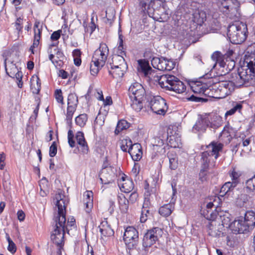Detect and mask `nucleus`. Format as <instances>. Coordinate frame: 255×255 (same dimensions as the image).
<instances>
[{
	"label": "nucleus",
	"instance_id": "obj_1",
	"mask_svg": "<svg viewBox=\"0 0 255 255\" xmlns=\"http://www.w3.org/2000/svg\"><path fill=\"white\" fill-rule=\"evenodd\" d=\"M209 78V86L205 83L196 81L192 84L191 88L194 93H202L208 97L223 99L230 95L235 90V83L231 81L216 82V78H209L208 74L205 75Z\"/></svg>",
	"mask_w": 255,
	"mask_h": 255
},
{
	"label": "nucleus",
	"instance_id": "obj_2",
	"mask_svg": "<svg viewBox=\"0 0 255 255\" xmlns=\"http://www.w3.org/2000/svg\"><path fill=\"white\" fill-rule=\"evenodd\" d=\"M138 70L142 73L145 77L151 80L158 82L160 86L166 90L175 92L176 93H182L186 90L185 85L178 78L172 75H156L155 72L145 60L138 61Z\"/></svg>",
	"mask_w": 255,
	"mask_h": 255
},
{
	"label": "nucleus",
	"instance_id": "obj_3",
	"mask_svg": "<svg viewBox=\"0 0 255 255\" xmlns=\"http://www.w3.org/2000/svg\"><path fill=\"white\" fill-rule=\"evenodd\" d=\"M55 199L56 200V206L58 208V214L54 218L56 228L51 235V239L53 243L57 246L64 245V234L66 231H68V228L65 226L66 219L65 200L60 194L56 195Z\"/></svg>",
	"mask_w": 255,
	"mask_h": 255
},
{
	"label": "nucleus",
	"instance_id": "obj_4",
	"mask_svg": "<svg viewBox=\"0 0 255 255\" xmlns=\"http://www.w3.org/2000/svg\"><path fill=\"white\" fill-rule=\"evenodd\" d=\"M244 62L247 66L241 67L238 69V73L235 74V83L238 87L248 86L250 81L255 78V51H248L245 55Z\"/></svg>",
	"mask_w": 255,
	"mask_h": 255
},
{
	"label": "nucleus",
	"instance_id": "obj_5",
	"mask_svg": "<svg viewBox=\"0 0 255 255\" xmlns=\"http://www.w3.org/2000/svg\"><path fill=\"white\" fill-rule=\"evenodd\" d=\"M248 28L246 23L237 21L228 28V36L233 44H240L245 41L248 36Z\"/></svg>",
	"mask_w": 255,
	"mask_h": 255
},
{
	"label": "nucleus",
	"instance_id": "obj_6",
	"mask_svg": "<svg viewBox=\"0 0 255 255\" xmlns=\"http://www.w3.org/2000/svg\"><path fill=\"white\" fill-rule=\"evenodd\" d=\"M223 147V144L220 142H212L208 146V150L201 154V167L208 168L209 163L212 159H217L219 156V152Z\"/></svg>",
	"mask_w": 255,
	"mask_h": 255
},
{
	"label": "nucleus",
	"instance_id": "obj_7",
	"mask_svg": "<svg viewBox=\"0 0 255 255\" xmlns=\"http://www.w3.org/2000/svg\"><path fill=\"white\" fill-rule=\"evenodd\" d=\"M240 2L238 0H232L219 5L221 11L227 17L236 20L240 16Z\"/></svg>",
	"mask_w": 255,
	"mask_h": 255
},
{
	"label": "nucleus",
	"instance_id": "obj_8",
	"mask_svg": "<svg viewBox=\"0 0 255 255\" xmlns=\"http://www.w3.org/2000/svg\"><path fill=\"white\" fill-rule=\"evenodd\" d=\"M222 199L219 196H215L212 202L207 203L206 208L202 211V214L208 220H215L218 215L217 209L220 206Z\"/></svg>",
	"mask_w": 255,
	"mask_h": 255
},
{
	"label": "nucleus",
	"instance_id": "obj_9",
	"mask_svg": "<svg viewBox=\"0 0 255 255\" xmlns=\"http://www.w3.org/2000/svg\"><path fill=\"white\" fill-rule=\"evenodd\" d=\"M234 51L231 49H229L224 55L221 52L216 51L213 53L211 58L216 62L215 65L218 64L221 67L226 68L227 69L228 68L229 70H231L235 66V62L233 60H231L230 67L229 64H227V62L229 61L228 59H230Z\"/></svg>",
	"mask_w": 255,
	"mask_h": 255
},
{
	"label": "nucleus",
	"instance_id": "obj_10",
	"mask_svg": "<svg viewBox=\"0 0 255 255\" xmlns=\"http://www.w3.org/2000/svg\"><path fill=\"white\" fill-rule=\"evenodd\" d=\"M149 105L152 111L158 115H164L167 110L165 100L159 96L151 98Z\"/></svg>",
	"mask_w": 255,
	"mask_h": 255
},
{
	"label": "nucleus",
	"instance_id": "obj_11",
	"mask_svg": "<svg viewBox=\"0 0 255 255\" xmlns=\"http://www.w3.org/2000/svg\"><path fill=\"white\" fill-rule=\"evenodd\" d=\"M109 48L105 43H101L99 48L96 50L92 57V61H95L100 66L104 65L109 55Z\"/></svg>",
	"mask_w": 255,
	"mask_h": 255
},
{
	"label": "nucleus",
	"instance_id": "obj_12",
	"mask_svg": "<svg viewBox=\"0 0 255 255\" xmlns=\"http://www.w3.org/2000/svg\"><path fill=\"white\" fill-rule=\"evenodd\" d=\"M162 231L161 228L155 227L149 230L144 236L142 245L144 248L150 247L155 243L158 236L162 235Z\"/></svg>",
	"mask_w": 255,
	"mask_h": 255
},
{
	"label": "nucleus",
	"instance_id": "obj_13",
	"mask_svg": "<svg viewBox=\"0 0 255 255\" xmlns=\"http://www.w3.org/2000/svg\"><path fill=\"white\" fill-rule=\"evenodd\" d=\"M128 96L130 99H144L145 90L141 84L135 82L132 84L128 88Z\"/></svg>",
	"mask_w": 255,
	"mask_h": 255
},
{
	"label": "nucleus",
	"instance_id": "obj_14",
	"mask_svg": "<svg viewBox=\"0 0 255 255\" xmlns=\"http://www.w3.org/2000/svg\"><path fill=\"white\" fill-rule=\"evenodd\" d=\"M123 238L126 244L133 246L138 241V231L133 227H128L125 230Z\"/></svg>",
	"mask_w": 255,
	"mask_h": 255
},
{
	"label": "nucleus",
	"instance_id": "obj_15",
	"mask_svg": "<svg viewBox=\"0 0 255 255\" xmlns=\"http://www.w3.org/2000/svg\"><path fill=\"white\" fill-rule=\"evenodd\" d=\"M99 176L102 184H108L114 181L115 174L111 166H105Z\"/></svg>",
	"mask_w": 255,
	"mask_h": 255
},
{
	"label": "nucleus",
	"instance_id": "obj_16",
	"mask_svg": "<svg viewBox=\"0 0 255 255\" xmlns=\"http://www.w3.org/2000/svg\"><path fill=\"white\" fill-rule=\"evenodd\" d=\"M211 124L209 116H201L193 126L192 130L195 132H203Z\"/></svg>",
	"mask_w": 255,
	"mask_h": 255
},
{
	"label": "nucleus",
	"instance_id": "obj_17",
	"mask_svg": "<svg viewBox=\"0 0 255 255\" xmlns=\"http://www.w3.org/2000/svg\"><path fill=\"white\" fill-rule=\"evenodd\" d=\"M172 197L171 201L168 204H164L160 207L159 209L158 212L160 215L163 217H168L171 215L173 211L174 210V202L175 199H174V196L176 193V189L172 184Z\"/></svg>",
	"mask_w": 255,
	"mask_h": 255
},
{
	"label": "nucleus",
	"instance_id": "obj_18",
	"mask_svg": "<svg viewBox=\"0 0 255 255\" xmlns=\"http://www.w3.org/2000/svg\"><path fill=\"white\" fill-rule=\"evenodd\" d=\"M246 192L249 194H242V198H244V202L246 203L252 199L255 194L254 192L255 191V175L251 179L247 180L246 182Z\"/></svg>",
	"mask_w": 255,
	"mask_h": 255
},
{
	"label": "nucleus",
	"instance_id": "obj_19",
	"mask_svg": "<svg viewBox=\"0 0 255 255\" xmlns=\"http://www.w3.org/2000/svg\"><path fill=\"white\" fill-rule=\"evenodd\" d=\"M42 31V26L39 21H36L34 25V39L32 45L29 48V51L32 54H34V48H36L39 44V41L41 38Z\"/></svg>",
	"mask_w": 255,
	"mask_h": 255
},
{
	"label": "nucleus",
	"instance_id": "obj_20",
	"mask_svg": "<svg viewBox=\"0 0 255 255\" xmlns=\"http://www.w3.org/2000/svg\"><path fill=\"white\" fill-rule=\"evenodd\" d=\"M75 138L78 144L79 145L80 151L83 154H87L89 151V148L85 138L84 133L82 131L77 132Z\"/></svg>",
	"mask_w": 255,
	"mask_h": 255
},
{
	"label": "nucleus",
	"instance_id": "obj_21",
	"mask_svg": "<svg viewBox=\"0 0 255 255\" xmlns=\"http://www.w3.org/2000/svg\"><path fill=\"white\" fill-rule=\"evenodd\" d=\"M234 225L236 228L235 231L239 234H245L254 229H250V225L243 219V217H241L239 220L235 221Z\"/></svg>",
	"mask_w": 255,
	"mask_h": 255
},
{
	"label": "nucleus",
	"instance_id": "obj_22",
	"mask_svg": "<svg viewBox=\"0 0 255 255\" xmlns=\"http://www.w3.org/2000/svg\"><path fill=\"white\" fill-rule=\"evenodd\" d=\"M128 152L133 160L136 161L140 160L142 156V147L140 144L134 143L128 148Z\"/></svg>",
	"mask_w": 255,
	"mask_h": 255
},
{
	"label": "nucleus",
	"instance_id": "obj_23",
	"mask_svg": "<svg viewBox=\"0 0 255 255\" xmlns=\"http://www.w3.org/2000/svg\"><path fill=\"white\" fill-rule=\"evenodd\" d=\"M118 184L121 191L125 193H129L133 189V181L127 177L123 176Z\"/></svg>",
	"mask_w": 255,
	"mask_h": 255
},
{
	"label": "nucleus",
	"instance_id": "obj_24",
	"mask_svg": "<svg viewBox=\"0 0 255 255\" xmlns=\"http://www.w3.org/2000/svg\"><path fill=\"white\" fill-rule=\"evenodd\" d=\"M191 19L197 25L201 26L206 20V13L203 10L196 9L193 12Z\"/></svg>",
	"mask_w": 255,
	"mask_h": 255
},
{
	"label": "nucleus",
	"instance_id": "obj_25",
	"mask_svg": "<svg viewBox=\"0 0 255 255\" xmlns=\"http://www.w3.org/2000/svg\"><path fill=\"white\" fill-rule=\"evenodd\" d=\"M167 141L168 144L173 148H180L181 146V139L178 133L169 135L168 133Z\"/></svg>",
	"mask_w": 255,
	"mask_h": 255
},
{
	"label": "nucleus",
	"instance_id": "obj_26",
	"mask_svg": "<svg viewBox=\"0 0 255 255\" xmlns=\"http://www.w3.org/2000/svg\"><path fill=\"white\" fill-rule=\"evenodd\" d=\"M109 64L110 67L122 66V69H124L125 66H128L123 56L119 54L113 56L112 62H110Z\"/></svg>",
	"mask_w": 255,
	"mask_h": 255
},
{
	"label": "nucleus",
	"instance_id": "obj_27",
	"mask_svg": "<svg viewBox=\"0 0 255 255\" xmlns=\"http://www.w3.org/2000/svg\"><path fill=\"white\" fill-rule=\"evenodd\" d=\"M101 235L104 237H110L114 235V232L107 221L102 222L99 226Z\"/></svg>",
	"mask_w": 255,
	"mask_h": 255
},
{
	"label": "nucleus",
	"instance_id": "obj_28",
	"mask_svg": "<svg viewBox=\"0 0 255 255\" xmlns=\"http://www.w3.org/2000/svg\"><path fill=\"white\" fill-rule=\"evenodd\" d=\"M128 69V66H125L124 69H122V66L116 67H110L109 73L115 78L122 77Z\"/></svg>",
	"mask_w": 255,
	"mask_h": 255
},
{
	"label": "nucleus",
	"instance_id": "obj_29",
	"mask_svg": "<svg viewBox=\"0 0 255 255\" xmlns=\"http://www.w3.org/2000/svg\"><path fill=\"white\" fill-rule=\"evenodd\" d=\"M118 200L120 210L123 212H127L128 209L129 201L123 194H120L118 196Z\"/></svg>",
	"mask_w": 255,
	"mask_h": 255
},
{
	"label": "nucleus",
	"instance_id": "obj_30",
	"mask_svg": "<svg viewBox=\"0 0 255 255\" xmlns=\"http://www.w3.org/2000/svg\"><path fill=\"white\" fill-rule=\"evenodd\" d=\"M243 219L249 225L250 229H254L255 226V212L253 211H248L246 212Z\"/></svg>",
	"mask_w": 255,
	"mask_h": 255
},
{
	"label": "nucleus",
	"instance_id": "obj_31",
	"mask_svg": "<svg viewBox=\"0 0 255 255\" xmlns=\"http://www.w3.org/2000/svg\"><path fill=\"white\" fill-rule=\"evenodd\" d=\"M31 90L33 93L37 94L39 93L41 89L40 80L37 76L32 77L31 79Z\"/></svg>",
	"mask_w": 255,
	"mask_h": 255
},
{
	"label": "nucleus",
	"instance_id": "obj_32",
	"mask_svg": "<svg viewBox=\"0 0 255 255\" xmlns=\"http://www.w3.org/2000/svg\"><path fill=\"white\" fill-rule=\"evenodd\" d=\"M13 73L11 75H9L11 77H15L17 80V86L19 88H21L22 87V74L21 71H19L15 65L12 66L11 68Z\"/></svg>",
	"mask_w": 255,
	"mask_h": 255
},
{
	"label": "nucleus",
	"instance_id": "obj_33",
	"mask_svg": "<svg viewBox=\"0 0 255 255\" xmlns=\"http://www.w3.org/2000/svg\"><path fill=\"white\" fill-rule=\"evenodd\" d=\"M144 99H130V106L136 112H139L143 108V101Z\"/></svg>",
	"mask_w": 255,
	"mask_h": 255
},
{
	"label": "nucleus",
	"instance_id": "obj_34",
	"mask_svg": "<svg viewBox=\"0 0 255 255\" xmlns=\"http://www.w3.org/2000/svg\"><path fill=\"white\" fill-rule=\"evenodd\" d=\"M229 175L232 180L230 183L235 187H236L240 182V177L241 176V174L234 169L232 171L229 172Z\"/></svg>",
	"mask_w": 255,
	"mask_h": 255
},
{
	"label": "nucleus",
	"instance_id": "obj_35",
	"mask_svg": "<svg viewBox=\"0 0 255 255\" xmlns=\"http://www.w3.org/2000/svg\"><path fill=\"white\" fill-rule=\"evenodd\" d=\"M129 127V123L125 120L119 121L115 129V134H118L122 130L127 129Z\"/></svg>",
	"mask_w": 255,
	"mask_h": 255
},
{
	"label": "nucleus",
	"instance_id": "obj_36",
	"mask_svg": "<svg viewBox=\"0 0 255 255\" xmlns=\"http://www.w3.org/2000/svg\"><path fill=\"white\" fill-rule=\"evenodd\" d=\"M87 120V115L83 114L79 115L75 118V123L77 126L82 128L86 125Z\"/></svg>",
	"mask_w": 255,
	"mask_h": 255
},
{
	"label": "nucleus",
	"instance_id": "obj_37",
	"mask_svg": "<svg viewBox=\"0 0 255 255\" xmlns=\"http://www.w3.org/2000/svg\"><path fill=\"white\" fill-rule=\"evenodd\" d=\"M68 106L77 107L78 104V97L75 93H70L68 96Z\"/></svg>",
	"mask_w": 255,
	"mask_h": 255
},
{
	"label": "nucleus",
	"instance_id": "obj_38",
	"mask_svg": "<svg viewBox=\"0 0 255 255\" xmlns=\"http://www.w3.org/2000/svg\"><path fill=\"white\" fill-rule=\"evenodd\" d=\"M169 161V167L172 170L176 169L178 167V159L175 155L168 154Z\"/></svg>",
	"mask_w": 255,
	"mask_h": 255
},
{
	"label": "nucleus",
	"instance_id": "obj_39",
	"mask_svg": "<svg viewBox=\"0 0 255 255\" xmlns=\"http://www.w3.org/2000/svg\"><path fill=\"white\" fill-rule=\"evenodd\" d=\"M195 94V93H194ZM196 94H197L196 93ZM199 95H200V96H198V95H192L190 97H188L187 98V100L188 101H192V102H196V103H204V102H206L208 101V99L206 98H204V97H201V94L204 95V96H205L204 94H203L202 93L201 94H199L198 93Z\"/></svg>",
	"mask_w": 255,
	"mask_h": 255
},
{
	"label": "nucleus",
	"instance_id": "obj_40",
	"mask_svg": "<svg viewBox=\"0 0 255 255\" xmlns=\"http://www.w3.org/2000/svg\"><path fill=\"white\" fill-rule=\"evenodd\" d=\"M6 239L8 243V246L7 247V250L12 254H14L16 251V247L15 244L10 239L8 234H6Z\"/></svg>",
	"mask_w": 255,
	"mask_h": 255
},
{
	"label": "nucleus",
	"instance_id": "obj_41",
	"mask_svg": "<svg viewBox=\"0 0 255 255\" xmlns=\"http://www.w3.org/2000/svg\"><path fill=\"white\" fill-rule=\"evenodd\" d=\"M104 65L100 66L98 63L95 61L91 62L90 65V72L91 74L95 76L97 74L99 70L102 68Z\"/></svg>",
	"mask_w": 255,
	"mask_h": 255
},
{
	"label": "nucleus",
	"instance_id": "obj_42",
	"mask_svg": "<svg viewBox=\"0 0 255 255\" xmlns=\"http://www.w3.org/2000/svg\"><path fill=\"white\" fill-rule=\"evenodd\" d=\"M77 107L67 106L66 121L68 124L71 123L73 114L76 110Z\"/></svg>",
	"mask_w": 255,
	"mask_h": 255
},
{
	"label": "nucleus",
	"instance_id": "obj_43",
	"mask_svg": "<svg viewBox=\"0 0 255 255\" xmlns=\"http://www.w3.org/2000/svg\"><path fill=\"white\" fill-rule=\"evenodd\" d=\"M151 215L150 213V210L142 209L141 212V215L140 217V221L141 223L145 222L148 219V217Z\"/></svg>",
	"mask_w": 255,
	"mask_h": 255
},
{
	"label": "nucleus",
	"instance_id": "obj_44",
	"mask_svg": "<svg viewBox=\"0 0 255 255\" xmlns=\"http://www.w3.org/2000/svg\"><path fill=\"white\" fill-rule=\"evenodd\" d=\"M133 144L132 143V141L130 139H126L125 140L122 141V144L121 145V149L124 152L127 151L128 147H130Z\"/></svg>",
	"mask_w": 255,
	"mask_h": 255
},
{
	"label": "nucleus",
	"instance_id": "obj_45",
	"mask_svg": "<svg viewBox=\"0 0 255 255\" xmlns=\"http://www.w3.org/2000/svg\"><path fill=\"white\" fill-rule=\"evenodd\" d=\"M208 168H205L202 167V169L200 170L199 173V179L202 181L204 182L207 181L208 179V171L207 169Z\"/></svg>",
	"mask_w": 255,
	"mask_h": 255
},
{
	"label": "nucleus",
	"instance_id": "obj_46",
	"mask_svg": "<svg viewBox=\"0 0 255 255\" xmlns=\"http://www.w3.org/2000/svg\"><path fill=\"white\" fill-rule=\"evenodd\" d=\"M54 96L57 102L61 104H64L63 97L62 91L60 89H57L55 91Z\"/></svg>",
	"mask_w": 255,
	"mask_h": 255
},
{
	"label": "nucleus",
	"instance_id": "obj_47",
	"mask_svg": "<svg viewBox=\"0 0 255 255\" xmlns=\"http://www.w3.org/2000/svg\"><path fill=\"white\" fill-rule=\"evenodd\" d=\"M235 188L232 184L230 183V182H227L225 183L222 187L221 188V189L223 191V192H225L227 194L231 191H232Z\"/></svg>",
	"mask_w": 255,
	"mask_h": 255
},
{
	"label": "nucleus",
	"instance_id": "obj_48",
	"mask_svg": "<svg viewBox=\"0 0 255 255\" xmlns=\"http://www.w3.org/2000/svg\"><path fill=\"white\" fill-rule=\"evenodd\" d=\"M74 134L71 130L68 132V140L69 146L73 148L75 146V141L74 139Z\"/></svg>",
	"mask_w": 255,
	"mask_h": 255
},
{
	"label": "nucleus",
	"instance_id": "obj_49",
	"mask_svg": "<svg viewBox=\"0 0 255 255\" xmlns=\"http://www.w3.org/2000/svg\"><path fill=\"white\" fill-rule=\"evenodd\" d=\"M84 206L85 207V210L87 213H90L93 207V201L91 200L89 201H83Z\"/></svg>",
	"mask_w": 255,
	"mask_h": 255
},
{
	"label": "nucleus",
	"instance_id": "obj_50",
	"mask_svg": "<svg viewBox=\"0 0 255 255\" xmlns=\"http://www.w3.org/2000/svg\"><path fill=\"white\" fill-rule=\"evenodd\" d=\"M57 151V145L55 141H53L49 148V156L54 157L56 155Z\"/></svg>",
	"mask_w": 255,
	"mask_h": 255
},
{
	"label": "nucleus",
	"instance_id": "obj_51",
	"mask_svg": "<svg viewBox=\"0 0 255 255\" xmlns=\"http://www.w3.org/2000/svg\"><path fill=\"white\" fill-rule=\"evenodd\" d=\"M175 66V62L168 59H166V66L164 67L165 70L170 71Z\"/></svg>",
	"mask_w": 255,
	"mask_h": 255
},
{
	"label": "nucleus",
	"instance_id": "obj_52",
	"mask_svg": "<svg viewBox=\"0 0 255 255\" xmlns=\"http://www.w3.org/2000/svg\"><path fill=\"white\" fill-rule=\"evenodd\" d=\"M161 61V57H154L151 60V64L153 68L157 69L159 70L160 62Z\"/></svg>",
	"mask_w": 255,
	"mask_h": 255
},
{
	"label": "nucleus",
	"instance_id": "obj_53",
	"mask_svg": "<svg viewBox=\"0 0 255 255\" xmlns=\"http://www.w3.org/2000/svg\"><path fill=\"white\" fill-rule=\"evenodd\" d=\"M23 18L21 17L17 18L15 22L14 23V26L15 29L18 31H20L22 28Z\"/></svg>",
	"mask_w": 255,
	"mask_h": 255
},
{
	"label": "nucleus",
	"instance_id": "obj_54",
	"mask_svg": "<svg viewBox=\"0 0 255 255\" xmlns=\"http://www.w3.org/2000/svg\"><path fill=\"white\" fill-rule=\"evenodd\" d=\"M138 196V195L136 192L134 191L132 192L129 197V202L131 204L135 203L137 200Z\"/></svg>",
	"mask_w": 255,
	"mask_h": 255
},
{
	"label": "nucleus",
	"instance_id": "obj_55",
	"mask_svg": "<svg viewBox=\"0 0 255 255\" xmlns=\"http://www.w3.org/2000/svg\"><path fill=\"white\" fill-rule=\"evenodd\" d=\"M95 15V12H93L92 14V17H91V22H90V26H89V27L91 29V33H92L94 31V30H95V29L97 27V25L95 24L94 19Z\"/></svg>",
	"mask_w": 255,
	"mask_h": 255
},
{
	"label": "nucleus",
	"instance_id": "obj_56",
	"mask_svg": "<svg viewBox=\"0 0 255 255\" xmlns=\"http://www.w3.org/2000/svg\"><path fill=\"white\" fill-rule=\"evenodd\" d=\"M54 50L55 51V54L56 58L58 59L63 60L65 58V56H64V55L63 54V53L61 51V50L57 48H55L54 49Z\"/></svg>",
	"mask_w": 255,
	"mask_h": 255
},
{
	"label": "nucleus",
	"instance_id": "obj_57",
	"mask_svg": "<svg viewBox=\"0 0 255 255\" xmlns=\"http://www.w3.org/2000/svg\"><path fill=\"white\" fill-rule=\"evenodd\" d=\"M122 35L119 36V45L118 46V50H119V54H120V55H122L125 54V52L123 51V41L122 39V38L121 37Z\"/></svg>",
	"mask_w": 255,
	"mask_h": 255
},
{
	"label": "nucleus",
	"instance_id": "obj_58",
	"mask_svg": "<svg viewBox=\"0 0 255 255\" xmlns=\"http://www.w3.org/2000/svg\"><path fill=\"white\" fill-rule=\"evenodd\" d=\"M93 193L92 191H87L84 194L85 198L84 199L83 201H89L90 199L93 201Z\"/></svg>",
	"mask_w": 255,
	"mask_h": 255
},
{
	"label": "nucleus",
	"instance_id": "obj_59",
	"mask_svg": "<svg viewBox=\"0 0 255 255\" xmlns=\"http://www.w3.org/2000/svg\"><path fill=\"white\" fill-rule=\"evenodd\" d=\"M233 109L236 112L237 111L240 112L243 108V105L241 103L233 102Z\"/></svg>",
	"mask_w": 255,
	"mask_h": 255
},
{
	"label": "nucleus",
	"instance_id": "obj_60",
	"mask_svg": "<svg viewBox=\"0 0 255 255\" xmlns=\"http://www.w3.org/2000/svg\"><path fill=\"white\" fill-rule=\"evenodd\" d=\"M151 204L149 201V199L147 198H145L142 205V209L150 210Z\"/></svg>",
	"mask_w": 255,
	"mask_h": 255
},
{
	"label": "nucleus",
	"instance_id": "obj_61",
	"mask_svg": "<svg viewBox=\"0 0 255 255\" xmlns=\"http://www.w3.org/2000/svg\"><path fill=\"white\" fill-rule=\"evenodd\" d=\"M61 30H59L56 31H54L51 35V39L52 40H57L60 37V33Z\"/></svg>",
	"mask_w": 255,
	"mask_h": 255
},
{
	"label": "nucleus",
	"instance_id": "obj_62",
	"mask_svg": "<svg viewBox=\"0 0 255 255\" xmlns=\"http://www.w3.org/2000/svg\"><path fill=\"white\" fill-rule=\"evenodd\" d=\"M55 45L54 44H52L50 45L49 48L48 49V53H50V54L49 55V59L52 62V63L53 62V61H54V60H55L54 58L55 55H54V54H53L52 53V48L53 47H55Z\"/></svg>",
	"mask_w": 255,
	"mask_h": 255
},
{
	"label": "nucleus",
	"instance_id": "obj_63",
	"mask_svg": "<svg viewBox=\"0 0 255 255\" xmlns=\"http://www.w3.org/2000/svg\"><path fill=\"white\" fill-rule=\"evenodd\" d=\"M166 58L164 57H161V61L160 62V66L159 70L160 71H165L164 67L166 66Z\"/></svg>",
	"mask_w": 255,
	"mask_h": 255
},
{
	"label": "nucleus",
	"instance_id": "obj_64",
	"mask_svg": "<svg viewBox=\"0 0 255 255\" xmlns=\"http://www.w3.org/2000/svg\"><path fill=\"white\" fill-rule=\"evenodd\" d=\"M52 63L56 68H60L63 65V60L58 59V60H54Z\"/></svg>",
	"mask_w": 255,
	"mask_h": 255
}]
</instances>
